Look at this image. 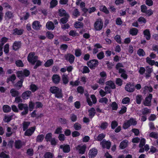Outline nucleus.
<instances>
[{
  "label": "nucleus",
  "mask_w": 158,
  "mask_h": 158,
  "mask_svg": "<svg viewBox=\"0 0 158 158\" xmlns=\"http://www.w3.org/2000/svg\"><path fill=\"white\" fill-rule=\"evenodd\" d=\"M42 25L40 22L38 21H35L32 24L33 28L35 30H39L40 29Z\"/></svg>",
  "instance_id": "8"
},
{
  "label": "nucleus",
  "mask_w": 158,
  "mask_h": 158,
  "mask_svg": "<svg viewBox=\"0 0 158 158\" xmlns=\"http://www.w3.org/2000/svg\"><path fill=\"white\" fill-rule=\"evenodd\" d=\"M52 137V134L51 133H49L47 134L45 139H46L47 142L50 141V139Z\"/></svg>",
  "instance_id": "63"
},
{
  "label": "nucleus",
  "mask_w": 158,
  "mask_h": 158,
  "mask_svg": "<svg viewBox=\"0 0 158 158\" xmlns=\"http://www.w3.org/2000/svg\"><path fill=\"white\" fill-rule=\"evenodd\" d=\"M69 17V15H66V16H65L64 17L60 19L61 22L63 24L67 22Z\"/></svg>",
  "instance_id": "42"
},
{
  "label": "nucleus",
  "mask_w": 158,
  "mask_h": 158,
  "mask_svg": "<svg viewBox=\"0 0 158 158\" xmlns=\"http://www.w3.org/2000/svg\"><path fill=\"white\" fill-rule=\"evenodd\" d=\"M149 136L150 137L157 139L158 138V133L155 132H152L150 133Z\"/></svg>",
  "instance_id": "40"
},
{
  "label": "nucleus",
  "mask_w": 158,
  "mask_h": 158,
  "mask_svg": "<svg viewBox=\"0 0 158 158\" xmlns=\"http://www.w3.org/2000/svg\"><path fill=\"white\" fill-rule=\"evenodd\" d=\"M125 90L129 92H133L135 90L134 86L131 83H127L125 87Z\"/></svg>",
  "instance_id": "10"
},
{
  "label": "nucleus",
  "mask_w": 158,
  "mask_h": 158,
  "mask_svg": "<svg viewBox=\"0 0 158 158\" xmlns=\"http://www.w3.org/2000/svg\"><path fill=\"white\" fill-rule=\"evenodd\" d=\"M7 132L6 134L7 137L10 136L12 134L13 132L11 131V128L10 127H8L7 129Z\"/></svg>",
  "instance_id": "49"
},
{
  "label": "nucleus",
  "mask_w": 158,
  "mask_h": 158,
  "mask_svg": "<svg viewBox=\"0 0 158 158\" xmlns=\"http://www.w3.org/2000/svg\"><path fill=\"white\" fill-rule=\"evenodd\" d=\"M143 34L147 40H149L150 39L151 34L149 29H147L144 31Z\"/></svg>",
  "instance_id": "23"
},
{
  "label": "nucleus",
  "mask_w": 158,
  "mask_h": 158,
  "mask_svg": "<svg viewBox=\"0 0 158 158\" xmlns=\"http://www.w3.org/2000/svg\"><path fill=\"white\" fill-rule=\"evenodd\" d=\"M44 137V135L43 134L39 135L36 137V141L38 142H42Z\"/></svg>",
  "instance_id": "41"
},
{
  "label": "nucleus",
  "mask_w": 158,
  "mask_h": 158,
  "mask_svg": "<svg viewBox=\"0 0 158 158\" xmlns=\"http://www.w3.org/2000/svg\"><path fill=\"white\" fill-rule=\"evenodd\" d=\"M119 73H121V77L124 79H126L127 78V75L126 73V71L124 69H120Z\"/></svg>",
  "instance_id": "33"
},
{
  "label": "nucleus",
  "mask_w": 158,
  "mask_h": 158,
  "mask_svg": "<svg viewBox=\"0 0 158 158\" xmlns=\"http://www.w3.org/2000/svg\"><path fill=\"white\" fill-rule=\"evenodd\" d=\"M100 144L103 148H106L108 149L110 148L111 146L110 142L108 141L103 140L100 143Z\"/></svg>",
  "instance_id": "13"
},
{
  "label": "nucleus",
  "mask_w": 158,
  "mask_h": 158,
  "mask_svg": "<svg viewBox=\"0 0 158 158\" xmlns=\"http://www.w3.org/2000/svg\"><path fill=\"white\" fill-rule=\"evenodd\" d=\"M146 61L147 63L151 65H153L155 63V61L154 60H151L150 58L148 57L146 58Z\"/></svg>",
  "instance_id": "46"
},
{
  "label": "nucleus",
  "mask_w": 158,
  "mask_h": 158,
  "mask_svg": "<svg viewBox=\"0 0 158 158\" xmlns=\"http://www.w3.org/2000/svg\"><path fill=\"white\" fill-rule=\"evenodd\" d=\"M46 27L48 30H53L54 28L53 23L51 21L48 22L46 24Z\"/></svg>",
  "instance_id": "27"
},
{
  "label": "nucleus",
  "mask_w": 158,
  "mask_h": 158,
  "mask_svg": "<svg viewBox=\"0 0 158 158\" xmlns=\"http://www.w3.org/2000/svg\"><path fill=\"white\" fill-rule=\"evenodd\" d=\"M62 80L64 84L65 85L67 84L69 81V77L68 75L65 74H63L62 76Z\"/></svg>",
  "instance_id": "20"
},
{
  "label": "nucleus",
  "mask_w": 158,
  "mask_h": 158,
  "mask_svg": "<svg viewBox=\"0 0 158 158\" xmlns=\"http://www.w3.org/2000/svg\"><path fill=\"white\" fill-rule=\"evenodd\" d=\"M15 144V148L18 149L20 148L23 145V143L20 140L16 141Z\"/></svg>",
  "instance_id": "24"
},
{
  "label": "nucleus",
  "mask_w": 158,
  "mask_h": 158,
  "mask_svg": "<svg viewBox=\"0 0 158 158\" xmlns=\"http://www.w3.org/2000/svg\"><path fill=\"white\" fill-rule=\"evenodd\" d=\"M98 61L96 59L91 60L87 62V66L91 69H95L96 67L98 66Z\"/></svg>",
  "instance_id": "6"
},
{
  "label": "nucleus",
  "mask_w": 158,
  "mask_h": 158,
  "mask_svg": "<svg viewBox=\"0 0 158 158\" xmlns=\"http://www.w3.org/2000/svg\"><path fill=\"white\" fill-rule=\"evenodd\" d=\"M35 130V127H31L27 129L24 133V135L28 136H31L34 133Z\"/></svg>",
  "instance_id": "9"
},
{
  "label": "nucleus",
  "mask_w": 158,
  "mask_h": 158,
  "mask_svg": "<svg viewBox=\"0 0 158 158\" xmlns=\"http://www.w3.org/2000/svg\"><path fill=\"white\" fill-rule=\"evenodd\" d=\"M98 150L97 149L93 148L89 150L88 155L89 158H93L97 155Z\"/></svg>",
  "instance_id": "12"
},
{
  "label": "nucleus",
  "mask_w": 158,
  "mask_h": 158,
  "mask_svg": "<svg viewBox=\"0 0 158 158\" xmlns=\"http://www.w3.org/2000/svg\"><path fill=\"white\" fill-rule=\"evenodd\" d=\"M21 44L20 41H15L13 44V49L16 51L21 46Z\"/></svg>",
  "instance_id": "17"
},
{
  "label": "nucleus",
  "mask_w": 158,
  "mask_h": 158,
  "mask_svg": "<svg viewBox=\"0 0 158 158\" xmlns=\"http://www.w3.org/2000/svg\"><path fill=\"white\" fill-rule=\"evenodd\" d=\"M24 32V30L23 29H19L15 28L13 30V34L14 35H21Z\"/></svg>",
  "instance_id": "21"
},
{
  "label": "nucleus",
  "mask_w": 158,
  "mask_h": 158,
  "mask_svg": "<svg viewBox=\"0 0 158 158\" xmlns=\"http://www.w3.org/2000/svg\"><path fill=\"white\" fill-rule=\"evenodd\" d=\"M30 73L29 71L27 69H24L23 71H20L17 72L16 74L18 77L20 79L24 78V77L28 76Z\"/></svg>",
  "instance_id": "5"
},
{
  "label": "nucleus",
  "mask_w": 158,
  "mask_h": 158,
  "mask_svg": "<svg viewBox=\"0 0 158 158\" xmlns=\"http://www.w3.org/2000/svg\"><path fill=\"white\" fill-rule=\"evenodd\" d=\"M97 56L99 60H101L103 59L105 57L104 52L103 51L100 52L97 54Z\"/></svg>",
  "instance_id": "43"
},
{
  "label": "nucleus",
  "mask_w": 158,
  "mask_h": 158,
  "mask_svg": "<svg viewBox=\"0 0 158 158\" xmlns=\"http://www.w3.org/2000/svg\"><path fill=\"white\" fill-rule=\"evenodd\" d=\"M73 14L76 17H77L80 15L79 12L78 11V10L76 9L74 10L73 12Z\"/></svg>",
  "instance_id": "61"
},
{
  "label": "nucleus",
  "mask_w": 158,
  "mask_h": 158,
  "mask_svg": "<svg viewBox=\"0 0 158 158\" xmlns=\"http://www.w3.org/2000/svg\"><path fill=\"white\" fill-rule=\"evenodd\" d=\"M11 108L7 105H5L3 107V111L5 113H8L11 110Z\"/></svg>",
  "instance_id": "39"
},
{
  "label": "nucleus",
  "mask_w": 158,
  "mask_h": 158,
  "mask_svg": "<svg viewBox=\"0 0 158 158\" xmlns=\"http://www.w3.org/2000/svg\"><path fill=\"white\" fill-rule=\"evenodd\" d=\"M100 9L106 14H108L109 13V10L105 6H101Z\"/></svg>",
  "instance_id": "51"
},
{
  "label": "nucleus",
  "mask_w": 158,
  "mask_h": 158,
  "mask_svg": "<svg viewBox=\"0 0 158 158\" xmlns=\"http://www.w3.org/2000/svg\"><path fill=\"white\" fill-rule=\"evenodd\" d=\"M118 125V123L117 121L114 120L112 121L111 123V127L112 129H114Z\"/></svg>",
  "instance_id": "58"
},
{
  "label": "nucleus",
  "mask_w": 158,
  "mask_h": 158,
  "mask_svg": "<svg viewBox=\"0 0 158 158\" xmlns=\"http://www.w3.org/2000/svg\"><path fill=\"white\" fill-rule=\"evenodd\" d=\"M49 90L52 93L55 94L56 97L57 98H61L63 97L62 89L58 87L52 86L50 88Z\"/></svg>",
  "instance_id": "1"
},
{
  "label": "nucleus",
  "mask_w": 158,
  "mask_h": 158,
  "mask_svg": "<svg viewBox=\"0 0 158 158\" xmlns=\"http://www.w3.org/2000/svg\"><path fill=\"white\" fill-rule=\"evenodd\" d=\"M35 105V103L33 102L32 101L29 102V110L30 111H31L33 110Z\"/></svg>",
  "instance_id": "57"
},
{
  "label": "nucleus",
  "mask_w": 158,
  "mask_h": 158,
  "mask_svg": "<svg viewBox=\"0 0 158 158\" xmlns=\"http://www.w3.org/2000/svg\"><path fill=\"white\" fill-rule=\"evenodd\" d=\"M53 156V154L49 152H46L44 156V158H52Z\"/></svg>",
  "instance_id": "45"
},
{
  "label": "nucleus",
  "mask_w": 158,
  "mask_h": 158,
  "mask_svg": "<svg viewBox=\"0 0 158 158\" xmlns=\"http://www.w3.org/2000/svg\"><path fill=\"white\" fill-rule=\"evenodd\" d=\"M59 15L60 16H65L69 15L67 14L65 10L63 9H61L59 10Z\"/></svg>",
  "instance_id": "37"
},
{
  "label": "nucleus",
  "mask_w": 158,
  "mask_h": 158,
  "mask_svg": "<svg viewBox=\"0 0 158 158\" xmlns=\"http://www.w3.org/2000/svg\"><path fill=\"white\" fill-rule=\"evenodd\" d=\"M137 54L140 56H143L145 55V53L144 50L142 49H139L137 51Z\"/></svg>",
  "instance_id": "47"
},
{
  "label": "nucleus",
  "mask_w": 158,
  "mask_h": 158,
  "mask_svg": "<svg viewBox=\"0 0 158 158\" xmlns=\"http://www.w3.org/2000/svg\"><path fill=\"white\" fill-rule=\"evenodd\" d=\"M52 80L53 83L55 84H58L60 81V77L58 75L54 74L52 76Z\"/></svg>",
  "instance_id": "11"
},
{
  "label": "nucleus",
  "mask_w": 158,
  "mask_h": 158,
  "mask_svg": "<svg viewBox=\"0 0 158 158\" xmlns=\"http://www.w3.org/2000/svg\"><path fill=\"white\" fill-rule=\"evenodd\" d=\"M13 13L11 11L6 12L5 14V18L6 20H9L14 17Z\"/></svg>",
  "instance_id": "19"
},
{
  "label": "nucleus",
  "mask_w": 158,
  "mask_h": 158,
  "mask_svg": "<svg viewBox=\"0 0 158 158\" xmlns=\"http://www.w3.org/2000/svg\"><path fill=\"white\" fill-rule=\"evenodd\" d=\"M46 36L47 37L50 39H51L54 37V35L50 31H48L46 33Z\"/></svg>",
  "instance_id": "52"
},
{
  "label": "nucleus",
  "mask_w": 158,
  "mask_h": 158,
  "mask_svg": "<svg viewBox=\"0 0 158 158\" xmlns=\"http://www.w3.org/2000/svg\"><path fill=\"white\" fill-rule=\"evenodd\" d=\"M18 106L19 110H24V111L22 112L21 113L22 115H24L28 114V107L27 104L21 103L18 105Z\"/></svg>",
  "instance_id": "4"
},
{
  "label": "nucleus",
  "mask_w": 158,
  "mask_h": 158,
  "mask_svg": "<svg viewBox=\"0 0 158 158\" xmlns=\"http://www.w3.org/2000/svg\"><path fill=\"white\" fill-rule=\"evenodd\" d=\"M130 101V99L129 98L126 97L124 98L122 101V103L123 104H127L129 103Z\"/></svg>",
  "instance_id": "53"
},
{
  "label": "nucleus",
  "mask_w": 158,
  "mask_h": 158,
  "mask_svg": "<svg viewBox=\"0 0 158 158\" xmlns=\"http://www.w3.org/2000/svg\"><path fill=\"white\" fill-rule=\"evenodd\" d=\"M136 102L138 104L141 103V101L142 99V96L140 95H138L136 97Z\"/></svg>",
  "instance_id": "44"
},
{
  "label": "nucleus",
  "mask_w": 158,
  "mask_h": 158,
  "mask_svg": "<svg viewBox=\"0 0 158 158\" xmlns=\"http://www.w3.org/2000/svg\"><path fill=\"white\" fill-rule=\"evenodd\" d=\"M64 56L66 60L69 61L70 64H72L74 62L75 57L73 55L69 53L66 55Z\"/></svg>",
  "instance_id": "14"
},
{
  "label": "nucleus",
  "mask_w": 158,
  "mask_h": 158,
  "mask_svg": "<svg viewBox=\"0 0 158 158\" xmlns=\"http://www.w3.org/2000/svg\"><path fill=\"white\" fill-rule=\"evenodd\" d=\"M31 94V91L29 90L27 91L23 92L22 94V97L23 99H28L30 96Z\"/></svg>",
  "instance_id": "25"
},
{
  "label": "nucleus",
  "mask_w": 158,
  "mask_h": 158,
  "mask_svg": "<svg viewBox=\"0 0 158 158\" xmlns=\"http://www.w3.org/2000/svg\"><path fill=\"white\" fill-rule=\"evenodd\" d=\"M103 26V22L100 18L97 19L94 25V28L96 31L101 30L102 29Z\"/></svg>",
  "instance_id": "2"
},
{
  "label": "nucleus",
  "mask_w": 158,
  "mask_h": 158,
  "mask_svg": "<svg viewBox=\"0 0 158 158\" xmlns=\"http://www.w3.org/2000/svg\"><path fill=\"white\" fill-rule=\"evenodd\" d=\"M84 26V24L83 23L77 21L74 24V27L76 28H83Z\"/></svg>",
  "instance_id": "31"
},
{
  "label": "nucleus",
  "mask_w": 158,
  "mask_h": 158,
  "mask_svg": "<svg viewBox=\"0 0 158 158\" xmlns=\"http://www.w3.org/2000/svg\"><path fill=\"white\" fill-rule=\"evenodd\" d=\"M138 31V30L137 28H133L130 30L129 33L133 36L137 34Z\"/></svg>",
  "instance_id": "34"
},
{
  "label": "nucleus",
  "mask_w": 158,
  "mask_h": 158,
  "mask_svg": "<svg viewBox=\"0 0 158 158\" xmlns=\"http://www.w3.org/2000/svg\"><path fill=\"white\" fill-rule=\"evenodd\" d=\"M111 106L112 108V110H117L118 108V105L115 102H114L112 103L111 105Z\"/></svg>",
  "instance_id": "55"
},
{
  "label": "nucleus",
  "mask_w": 158,
  "mask_h": 158,
  "mask_svg": "<svg viewBox=\"0 0 158 158\" xmlns=\"http://www.w3.org/2000/svg\"><path fill=\"white\" fill-rule=\"evenodd\" d=\"M53 63V60L52 59L48 60L45 63L44 65L45 67H48L52 65Z\"/></svg>",
  "instance_id": "36"
},
{
  "label": "nucleus",
  "mask_w": 158,
  "mask_h": 158,
  "mask_svg": "<svg viewBox=\"0 0 158 158\" xmlns=\"http://www.w3.org/2000/svg\"><path fill=\"white\" fill-rule=\"evenodd\" d=\"M60 148L62 149L64 152H68L70 150V146L68 145H61L60 146Z\"/></svg>",
  "instance_id": "15"
},
{
  "label": "nucleus",
  "mask_w": 158,
  "mask_h": 158,
  "mask_svg": "<svg viewBox=\"0 0 158 158\" xmlns=\"http://www.w3.org/2000/svg\"><path fill=\"white\" fill-rule=\"evenodd\" d=\"M86 146L85 144H82L79 145L76 147V149L78 151L80 154H84L85 153Z\"/></svg>",
  "instance_id": "7"
},
{
  "label": "nucleus",
  "mask_w": 158,
  "mask_h": 158,
  "mask_svg": "<svg viewBox=\"0 0 158 158\" xmlns=\"http://www.w3.org/2000/svg\"><path fill=\"white\" fill-rule=\"evenodd\" d=\"M127 121L128 122L130 126L135 125L137 123L135 120L133 118H131L129 120H127Z\"/></svg>",
  "instance_id": "38"
},
{
  "label": "nucleus",
  "mask_w": 158,
  "mask_h": 158,
  "mask_svg": "<svg viewBox=\"0 0 158 158\" xmlns=\"http://www.w3.org/2000/svg\"><path fill=\"white\" fill-rule=\"evenodd\" d=\"M31 124L30 122L24 121L22 123V127L23 131H26Z\"/></svg>",
  "instance_id": "26"
},
{
  "label": "nucleus",
  "mask_w": 158,
  "mask_h": 158,
  "mask_svg": "<svg viewBox=\"0 0 158 158\" xmlns=\"http://www.w3.org/2000/svg\"><path fill=\"white\" fill-rule=\"evenodd\" d=\"M39 89L38 87L35 85L31 84L30 86L29 89L32 92H34Z\"/></svg>",
  "instance_id": "35"
},
{
  "label": "nucleus",
  "mask_w": 158,
  "mask_h": 158,
  "mask_svg": "<svg viewBox=\"0 0 158 158\" xmlns=\"http://www.w3.org/2000/svg\"><path fill=\"white\" fill-rule=\"evenodd\" d=\"M130 126L129 125L128 122L127 120H126L124 122L123 124V129H125L128 128Z\"/></svg>",
  "instance_id": "60"
},
{
  "label": "nucleus",
  "mask_w": 158,
  "mask_h": 158,
  "mask_svg": "<svg viewBox=\"0 0 158 158\" xmlns=\"http://www.w3.org/2000/svg\"><path fill=\"white\" fill-rule=\"evenodd\" d=\"M94 48L93 49V53L94 54L97 53L98 52V48H102V46L99 44H96L94 45Z\"/></svg>",
  "instance_id": "22"
},
{
  "label": "nucleus",
  "mask_w": 158,
  "mask_h": 158,
  "mask_svg": "<svg viewBox=\"0 0 158 158\" xmlns=\"http://www.w3.org/2000/svg\"><path fill=\"white\" fill-rule=\"evenodd\" d=\"M106 85L110 86L112 89H114L115 88V85L114 83L111 81H109L106 82Z\"/></svg>",
  "instance_id": "32"
},
{
  "label": "nucleus",
  "mask_w": 158,
  "mask_h": 158,
  "mask_svg": "<svg viewBox=\"0 0 158 158\" xmlns=\"http://www.w3.org/2000/svg\"><path fill=\"white\" fill-rule=\"evenodd\" d=\"M74 127L76 130H79L81 128V125L78 123H76L74 125Z\"/></svg>",
  "instance_id": "50"
},
{
  "label": "nucleus",
  "mask_w": 158,
  "mask_h": 158,
  "mask_svg": "<svg viewBox=\"0 0 158 158\" xmlns=\"http://www.w3.org/2000/svg\"><path fill=\"white\" fill-rule=\"evenodd\" d=\"M8 39L6 37H3L1 40V43L0 44V45L3 46L4 44L6 43Z\"/></svg>",
  "instance_id": "64"
},
{
  "label": "nucleus",
  "mask_w": 158,
  "mask_h": 158,
  "mask_svg": "<svg viewBox=\"0 0 158 158\" xmlns=\"http://www.w3.org/2000/svg\"><path fill=\"white\" fill-rule=\"evenodd\" d=\"M15 64L18 67H22L23 66V64L22 61L20 60H18L16 61Z\"/></svg>",
  "instance_id": "54"
},
{
  "label": "nucleus",
  "mask_w": 158,
  "mask_h": 158,
  "mask_svg": "<svg viewBox=\"0 0 158 158\" xmlns=\"http://www.w3.org/2000/svg\"><path fill=\"white\" fill-rule=\"evenodd\" d=\"M81 54L82 52L80 49H78L75 50V54L76 56H80L81 55Z\"/></svg>",
  "instance_id": "56"
},
{
  "label": "nucleus",
  "mask_w": 158,
  "mask_h": 158,
  "mask_svg": "<svg viewBox=\"0 0 158 158\" xmlns=\"http://www.w3.org/2000/svg\"><path fill=\"white\" fill-rule=\"evenodd\" d=\"M152 98V94H150L146 98L145 101L144 103V105L146 106H149L151 101Z\"/></svg>",
  "instance_id": "16"
},
{
  "label": "nucleus",
  "mask_w": 158,
  "mask_h": 158,
  "mask_svg": "<svg viewBox=\"0 0 158 158\" xmlns=\"http://www.w3.org/2000/svg\"><path fill=\"white\" fill-rule=\"evenodd\" d=\"M11 96L13 97H17L19 95V92L16 90L15 89H11L10 91Z\"/></svg>",
  "instance_id": "30"
},
{
  "label": "nucleus",
  "mask_w": 158,
  "mask_h": 158,
  "mask_svg": "<svg viewBox=\"0 0 158 158\" xmlns=\"http://www.w3.org/2000/svg\"><path fill=\"white\" fill-rule=\"evenodd\" d=\"M89 115L90 118H92L95 115V110L94 108H92L88 110Z\"/></svg>",
  "instance_id": "28"
},
{
  "label": "nucleus",
  "mask_w": 158,
  "mask_h": 158,
  "mask_svg": "<svg viewBox=\"0 0 158 158\" xmlns=\"http://www.w3.org/2000/svg\"><path fill=\"white\" fill-rule=\"evenodd\" d=\"M58 3V2L56 0H52L50 2V7L53 8L55 7Z\"/></svg>",
  "instance_id": "48"
},
{
  "label": "nucleus",
  "mask_w": 158,
  "mask_h": 158,
  "mask_svg": "<svg viewBox=\"0 0 158 158\" xmlns=\"http://www.w3.org/2000/svg\"><path fill=\"white\" fill-rule=\"evenodd\" d=\"M128 144V141L127 140H124L122 141L120 144L119 148L123 149L126 148Z\"/></svg>",
  "instance_id": "18"
},
{
  "label": "nucleus",
  "mask_w": 158,
  "mask_h": 158,
  "mask_svg": "<svg viewBox=\"0 0 158 158\" xmlns=\"http://www.w3.org/2000/svg\"><path fill=\"white\" fill-rule=\"evenodd\" d=\"M105 135L103 133L100 134L97 137V140L98 141H101L105 137Z\"/></svg>",
  "instance_id": "62"
},
{
  "label": "nucleus",
  "mask_w": 158,
  "mask_h": 158,
  "mask_svg": "<svg viewBox=\"0 0 158 158\" xmlns=\"http://www.w3.org/2000/svg\"><path fill=\"white\" fill-rule=\"evenodd\" d=\"M38 58V56L35 55L34 52H30L27 56V60L29 62L34 64Z\"/></svg>",
  "instance_id": "3"
},
{
  "label": "nucleus",
  "mask_w": 158,
  "mask_h": 158,
  "mask_svg": "<svg viewBox=\"0 0 158 158\" xmlns=\"http://www.w3.org/2000/svg\"><path fill=\"white\" fill-rule=\"evenodd\" d=\"M108 125V123L106 122H102L100 124L99 127L102 130H105L106 129Z\"/></svg>",
  "instance_id": "29"
},
{
  "label": "nucleus",
  "mask_w": 158,
  "mask_h": 158,
  "mask_svg": "<svg viewBox=\"0 0 158 158\" xmlns=\"http://www.w3.org/2000/svg\"><path fill=\"white\" fill-rule=\"evenodd\" d=\"M70 35L74 37L78 35V34L74 30H71L69 33Z\"/></svg>",
  "instance_id": "59"
}]
</instances>
